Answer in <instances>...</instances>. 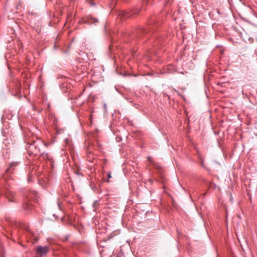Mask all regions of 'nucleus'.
Here are the masks:
<instances>
[{"label":"nucleus","instance_id":"1","mask_svg":"<svg viewBox=\"0 0 257 257\" xmlns=\"http://www.w3.org/2000/svg\"><path fill=\"white\" fill-rule=\"evenodd\" d=\"M41 147H44L41 142L33 141V143L30 144L28 142L26 144V148L30 156H41L44 159L48 158V154L44 152H42Z\"/></svg>","mask_w":257,"mask_h":257},{"label":"nucleus","instance_id":"2","mask_svg":"<svg viewBox=\"0 0 257 257\" xmlns=\"http://www.w3.org/2000/svg\"><path fill=\"white\" fill-rule=\"evenodd\" d=\"M6 181V178L2 179L0 182V195L4 194L6 198L10 202H16L17 201V197L15 193L11 190L10 188V185L9 183L2 186L1 184H4Z\"/></svg>","mask_w":257,"mask_h":257},{"label":"nucleus","instance_id":"3","mask_svg":"<svg viewBox=\"0 0 257 257\" xmlns=\"http://www.w3.org/2000/svg\"><path fill=\"white\" fill-rule=\"evenodd\" d=\"M36 255L33 257H43L46 255L50 251V247L48 246L38 245L35 248Z\"/></svg>","mask_w":257,"mask_h":257},{"label":"nucleus","instance_id":"4","mask_svg":"<svg viewBox=\"0 0 257 257\" xmlns=\"http://www.w3.org/2000/svg\"><path fill=\"white\" fill-rule=\"evenodd\" d=\"M139 13V10H126L122 11L120 14L119 16L121 17V19H125L132 17L134 14H137Z\"/></svg>","mask_w":257,"mask_h":257},{"label":"nucleus","instance_id":"5","mask_svg":"<svg viewBox=\"0 0 257 257\" xmlns=\"http://www.w3.org/2000/svg\"><path fill=\"white\" fill-rule=\"evenodd\" d=\"M38 193L35 191L26 190L24 196L29 199H37Z\"/></svg>","mask_w":257,"mask_h":257},{"label":"nucleus","instance_id":"6","mask_svg":"<svg viewBox=\"0 0 257 257\" xmlns=\"http://www.w3.org/2000/svg\"><path fill=\"white\" fill-rule=\"evenodd\" d=\"M98 22V20L97 19L93 18L92 16H88L87 17L86 20L84 21L85 23H86L89 25H91L92 24H95V23Z\"/></svg>","mask_w":257,"mask_h":257},{"label":"nucleus","instance_id":"7","mask_svg":"<svg viewBox=\"0 0 257 257\" xmlns=\"http://www.w3.org/2000/svg\"><path fill=\"white\" fill-rule=\"evenodd\" d=\"M17 162H13L10 165L9 168H8L6 170V172L8 174H12L13 173L14 170H15V167L17 166Z\"/></svg>","mask_w":257,"mask_h":257},{"label":"nucleus","instance_id":"8","mask_svg":"<svg viewBox=\"0 0 257 257\" xmlns=\"http://www.w3.org/2000/svg\"><path fill=\"white\" fill-rule=\"evenodd\" d=\"M149 29H150V28H147V29H145V28H141L139 31L138 32V37H140L141 35L142 34H147L148 33H149Z\"/></svg>","mask_w":257,"mask_h":257},{"label":"nucleus","instance_id":"9","mask_svg":"<svg viewBox=\"0 0 257 257\" xmlns=\"http://www.w3.org/2000/svg\"><path fill=\"white\" fill-rule=\"evenodd\" d=\"M153 23H154V21H151L149 22V24H148V28H150V29H149V32H151V31H153V30H151V29H152V27L151 26L152 25H153L154 26H156V24H153Z\"/></svg>","mask_w":257,"mask_h":257},{"label":"nucleus","instance_id":"10","mask_svg":"<svg viewBox=\"0 0 257 257\" xmlns=\"http://www.w3.org/2000/svg\"><path fill=\"white\" fill-rule=\"evenodd\" d=\"M31 207V205L28 203H27L26 204L24 205V209L26 210H29V209H30Z\"/></svg>","mask_w":257,"mask_h":257},{"label":"nucleus","instance_id":"11","mask_svg":"<svg viewBox=\"0 0 257 257\" xmlns=\"http://www.w3.org/2000/svg\"><path fill=\"white\" fill-rule=\"evenodd\" d=\"M150 1L151 0H143V6H144L145 5H147L150 3Z\"/></svg>","mask_w":257,"mask_h":257},{"label":"nucleus","instance_id":"12","mask_svg":"<svg viewBox=\"0 0 257 257\" xmlns=\"http://www.w3.org/2000/svg\"><path fill=\"white\" fill-rule=\"evenodd\" d=\"M107 182H109V179L111 178V172H107Z\"/></svg>","mask_w":257,"mask_h":257},{"label":"nucleus","instance_id":"13","mask_svg":"<svg viewBox=\"0 0 257 257\" xmlns=\"http://www.w3.org/2000/svg\"><path fill=\"white\" fill-rule=\"evenodd\" d=\"M2 229H3V227L1 225H0V230L2 231Z\"/></svg>","mask_w":257,"mask_h":257},{"label":"nucleus","instance_id":"14","mask_svg":"<svg viewBox=\"0 0 257 257\" xmlns=\"http://www.w3.org/2000/svg\"><path fill=\"white\" fill-rule=\"evenodd\" d=\"M149 182L152 183L153 182V181L151 179H149Z\"/></svg>","mask_w":257,"mask_h":257},{"label":"nucleus","instance_id":"15","mask_svg":"<svg viewBox=\"0 0 257 257\" xmlns=\"http://www.w3.org/2000/svg\"><path fill=\"white\" fill-rule=\"evenodd\" d=\"M91 5L92 6H95V3H91Z\"/></svg>","mask_w":257,"mask_h":257},{"label":"nucleus","instance_id":"16","mask_svg":"<svg viewBox=\"0 0 257 257\" xmlns=\"http://www.w3.org/2000/svg\"><path fill=\"white\" fill-rule=\"evenodd\" d=\"M255 39H256V41H257V37L255 38Z\"/></svg>","mask_w":257,"mask_h":257},{"label":"nucleus","instance_id":"17","mask_svg":"<svg viewBox=\"0 0 257 257\" xmlns=\"http://www.w3.org/2000/svg\"><path fill=\"white\" fill-rule=\"evenodd\" d=\"M116 257H118V256H116Z\"/></svg>","mask_w":257,"mask_h":257},{"label":"nucleus","instance_id":"18","mask_svg":"<svg viewBox=\"0 0 257 257\" xmlns=\"http://www.w3.org/2000/svg\"><path fill=\"white\" fill-rule=\"evenodd\" d=\"M116 257H118V256H116Z\"/></svg>","mask_w":257,"mask_h":257}]
</instances>
